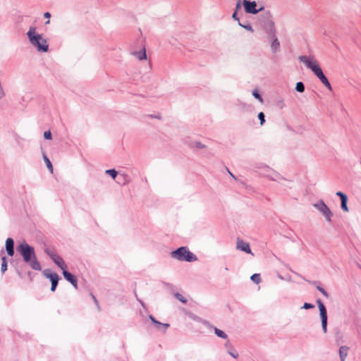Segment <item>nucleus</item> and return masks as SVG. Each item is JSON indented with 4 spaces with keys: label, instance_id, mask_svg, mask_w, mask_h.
<instances>
[{
    "label": "nucleus",
    "instance_id": "nucleus-1",
    "mask_svg": "<svg viewBox=\"0 0 361 361\" xmlns=\"http://www.w3.org/2000/svg\"><path fill=\"white\" fill-rule=\"evenodd\" d=\"M16 250L22 256L23 261L28 264L33 270L40 271L42 269V266L32 246L23 240L17 245Z\"/></svg>",
    "mask_w": 361,
    "mask_h": 361
},
{
    "label": "nucleus",
    "instance_id": "nucleus-2",
    "mask_svg": "<svg viewBox=\"0 0 361 361\" xmlns=\"http://www.w3.org/2000/svg\"><path fill=\"white\" fill-rule=\"evenodd\" d=\"M36 27L31 26L27 32V37L30 43L35 47L39 51L47 52L49 49V45L45 39H43L42 35L36 34Z\"/></svg>",
    "mask_w": 361,
    "mask_h": 361
},
{
    "label": "nucleus",
    "instance_id": "nucleus-3",
    "mask_svg": "<svg viewBox=\"0 0 361 361\" xmlns=\"http://www.w3.org/2000/svg\"><path fill=\"white\" fill-rule=\"evenodd\" d=\"M262 28L269 37H275L276 32L274 22L272 20V15L269 11L261 14L259 19Z\"/></svg>",
    "mask_w": 361,
    "mask_h": 361
},
{
    "label": "nucleus",
    "instance_id": "nucleus-4",
    "mask_svg": "<svg viewBox=\"0 0 361 361\" xmlns=\"http://www.w3.org/2000/svg\"><path fill=\"white\" fill-rule=\"evenodd\" d=\"M171 257L180 260L188 262H195L197 259L196 255L191 252L187 247H180L171 252Z\"/></svg>",
    "mask_w": 361,
    "mask_h": 361
},
{
    "label": "nucleus",
    "instance_id": "nucleus-5",
    "mask_svg": "<svg viewBox=\"0 0 361 361\" xmlns=\"http://www.w3.org/2000/svg\"><path fill=\"white\" fill-rule=\"evenodd\" d=\"M298 59L300 62L305 63L308 68L311 69L314 73L321 68L313 56H300Z\"/></svg>",
    "mask_w": 361,
    "mask_h": 361
},
{
    "label": "nucleus",
    "instance_id": "nucleus-6",
    "mask_svg": "<svg viewBox=\"0 0 361 361\" xmlns=\"http://www.w3.org/2000/svg\"><path fill=\"white\" fill-rule=\"evenodd\" d=\"M44 252L52 259V261L61 268L63 271L65 269H67V265L63 261V258L57 255L54 250H51L49 248H45Z\"/></svg>",
    "mask_w": 361,
    "mask_h": 361
},
{
    "label": "nucleus",
    "instance_id": "nucleus-7",
    "mask_svg": "<svg viewBox=\"0 0 361 361\" xmlns=\"http://www.w3.org/2000/svg\"><path fill=\"white\" fill-rule=\"evenodd\" d=\"M317 303L319 310V314L322 320V327L323 332H327L328 316L325 305L320 299L317 300Z\"/></svg>",
    "mask_w": 361,
    "mask_h": 361
},
{
    "label": "nucleus",
    "instance_id": "nucleus-8",
    "mask_svg": "<svg viewBox=\"0 0 361 361\" xmlns=\"http://www.w3.org/2000/svg\"><path fill=\"white\" fill-rule=\"evenodd\" d=\"M314 207L324 215L326 219L328 221L330 222L331 221V216H333V214L323 200H321L317 203H315L314 204Z\"/></svg>",
    "mask_w": 361,
    "mask_h": 361
},
{
    "label": "nucleus",
    "instance_id": "nucleus-9",
    "mask_svg": "<svg viewBox=\"0 0 361 361\" xmlns=\"http://www.w3.org/2000/svg\"><path fill=\"white\" fill-rule=\"evenodd\" d=\"M242 4H243V5L244 6L245 11L247 13L257 14L259 11H262L264 9V7H262V6L260 8L257 9L256 8L257 3L255 1H250L249 0H243Z\"/></svg>",
    "mask_w": 361,
    "mask_h": 361
},
{
    "label": "nucleus",
    "instance_id": "nucleus-10",
    "mask_svg": "<svg viewBox=\"0 0 361 361\" xmlns=\"http://www.w3.org/2000/svg\"><path fill=\"white\" fill-rule=\"evenodd\" d=\"M63 276L64 279L71 283L75 289H78V279L75 275L65 269L63 270Z\"/></svg>",
    "mask_w": 361,
    "mask_h": 361
},
{
    "label": "nucleus",
    "instance_id": "nucleus-11",
    "mask_svg": "<svg viewBox=\"0 0 361 361\" xmlns=\"http://www.w3.org/2000/svg\"><path fill=\"white\" fill-rule=\"evenodd\" d=\"M42 274L44 277H46L50 280L51 284H58L59 283L60 277L56 273L51 272L50 271V269H47L43 271Z\"/></svg>",
    "mask_w": 361,
    "mask_h": 361
},
{
    "label": "nucleus",
    "instance_id": "nucleus-12",
    "mask_svg": "<svg viewBox=\"0 0 361 361\" xmlns=\"http://www.w3.org/2000/svg\"><path fill=\"white\" fill-rule=\"evenodd\" d=\"M323 83V85L329 90H332V87L328 78L324 74L322 68H320L316 73H314Z\"/></svg>",
    "mask_w": 361,
    "mask_h": 361
},
{
    "label": "nucleus",
    "instance_id": "nucleus-13",
    "mask_svg": "<svg viewBox=\"0 0 361 361\" xmlns=\"http://www.w3.org/2000/svg\"><path fill=\"white\" fill-rule=\"evenodd\" d=\"M6 251L7 255L10 257H13L15 253L14 250V240L12 238H8L6 240L5 244Z\"/></svg>",
    "mask_w": 361,
    "mask_h": 361
},
{
    "label": "nucleus",
    "instance_id": "nucleus-14",
    "mask_svg": "<svg viewBox=\"0 0 361 361\" xmlns=\"http://www.w3.org/2000/svg\"><path fill=\"white\" fill-rule=\"evenodd\" d=\"M237 248L246 253H252L249 243L243 241V240L238 239Z\"/></svg>",
    "mask_w": 361,
    "mask_h": 361
},
{
    "label": "nucleus",
    "instance_id": "nucleus-15",
    "mask_svg": "<svg viewBox=\"0 0 361 361\" xmlns=\"http://www.w3.org/2000/svg\"><path fill=\"white\" fill-rule=\"evenodd\" d=\"M349 347L343 345L341 346L339 348V356L341 358V361H345V357L348 355V351H349Z\"/></svg>",
    "mask_w": 361,
    "mask_h": 361
},
{
    "label": "nucleus",
    "instance_id": "nucleus-16",
    "mask_svg": "<svg viewBox=\"0 0 361 361\" xmlns=\"http://www.w3.org/2000/svg\"><path fill=\"white\" fill-rule=\"evenodd\" d=\"M149 319L152 322V323L156 326L157 329H159L160 326L164 327V331L169 327V324H164L159 321H157L152 315L149 316Z\"/></svg>",
    "mask_w": 361,
    "mask_h": 361
},
{
    "label": "nucleus",
    "instance_id": "nucleus-17",
    "mask_svg": "<svg viewBox=\"0 0 361 361\" xmlns=\"http://www.w3.org/2000/svg\"><path fill=\"white\" fill-rule=\"evenodd\" d=\"M312 284L316 286V288L326 298H329V293L320 286L321 283L319 281H314L310 282Z\"/></svg>",
    "mask_w": 361,
    "mask_h": 361
},
{
    "label": "nucleus",
    "instance_id": "nucleus-18",
    "mask_svg": "<svg viewBox=\"0 0 361 361\" xmlns=\"http://www.w3.org/2000/svg\"><path fill=\"white\" fill-rule=\"evenodd\" d=\"M273 39L272 43L271 44V51L273 53H276L279 51L280 47V42L278 38L275 37H271Z\"/></svg>",
    "mask_w": 361,
    "mask_h": 361
},
{
    "label": "nucleus",
    "instance_id": "nucleus-19",
    "mask_svg": "<svg viewBox=\"0 0 361 361\" xmlns=\"http://www.w3.org/2000/svg\"><path fill=\"white\" fill-rule=\"evenodd\" d=\"M225 346L228 349V353L231 356H232L234 358H237L238 357V353L233 348L229 341H227L225 343Z\"/></svg>",
    "mask_w": 361,
    "mask_h": 361
},
{
    "label": "nucleus",
    "instance_id": "nucleus-20",
    "mask_svg": "<svg viewBox=\"0 0 361 361\" xmlns=\"http://www.w3.org/2000/svg\"><path fill=\"white\" fill-rule=\"evenodd\" d=\"M133 54L140 61L145 60L147 59L146 50L145 47H143L142 50L134 52Z\"/></svg>",
    "mask_w": 361,
    "mask_h": 361
},
{
    "label": "nucleus",
    "instance_id": "nucleus-21",
    "mask_svg": "<svg viewBox=\"0 0 361 361\" xmlns=\"http://www.w3.org/2000/svg\"><path fill=\"white\" fill-rule=\"evenodd\" d=\"M130 179L128 175L125 173H121L118 175V183L122 185H126L130 182Z\"/></svg>",
    "mask_w": 361,
    "mask_h": 361
},
{
    "label": "nucleus",
    "instance_id": "nucleus-22",
    "mask_svg": "<svg viewBox=\"0 0 361 361\" xmlns=\"http://www.w3.org/2000/svg\"><path fill=\"white\" fill-rule=\"evenodd\" d=\"M214 333L215 334L219 337V338H224V339H226L228 338V336L227 334L222 330L221 329H219L218 328L216 327H214Z\"/></svg>",
    "mask_w": 361,
    "mask_h": 361
},
{
    "label": "nucleus",
    "instance_id": "nucleus-23",
    "mask_svg": "<svg viewBox=\"0 0 361 361\" xmlns=\"http://www.w3.org/2000/svg\"><path fill=\"white\" fill-rule=\"evenodd\" d=\"M43 158H44V162L47 165V167L48 168V169L50 171L51 173H53L52 164H51V161L49 160V159L47 157V155L44 153L43 154Z\"/></svg>",
    "mask_w": 361,
    "mask_h": 361
},
{
    "label": "nucleus",
    "instance_id": "nucleus-24",
    "mask_svg": "<svg viewBox=\"0 0 361 361\" xmlns=\"http://www.w3.org/2000/svg\"><path fill=\"white\" fill-rule=\"evenodd\" d=\"M305 85L302 82H298L295 85V90L298 92H304L305 91Z\"/></svg>",
    "mask_w": 361,
    "mask_h": 361
},
{
    "label": "nucleus",
    "instance_id": "nucleus-25",
    "mask_svg": "<svg viewBox=\"0 0 361 361\" xmlns=\"http://www.w3.org/2000/svg\"><path fill=\"white\" fill-rule=\"evenodd\" d=\"M238 25L240 27L245 28V30L250 31V32H254V30H253L252 27L251 26V25L249 23H242L240 22H239Z\"/></svg>",
    "mask_w": 361,
    "mask_h": 361
},
{
    "label": "nucleus",
    "instance_id": "nucleus-26",
    "mask_svg": "<svg viewBox=\"0 0 361 361\" xmlns=\"http://www.w3.org/2000/svg\"><path fill=\"white\" fill-rule=\"evenodd\" d=\"M1 271L2 273H4L7 270V260L5 256L1 257Z\"/></svg>",
    "mask_w": 361,
    "mask_h": 361
},
{
    "label": "nucleus",
    "instance_id": "nucleus-27",
    "mask_svg": "<svg viewBox=\"0 0 361 361\" xmlns=\"http://www.w3.org/2000/svg\"><path fill=\"white\" fill-rule=\"evenodd\" d=\"M106 173L109 175L113 179H115L118 174V172L114 169L106 170Z\"/></svg>",
    "mask_w": 361,
    "mask_h": 361
},
{
    "label": "nucleus",
    "instance_id": "nucleus-28",
    "mask_svg": "<svg viewBox=\"0 0 361 361\" xmlns=\"http://www.w3.org/2000/svg\"><path fill=\"white\" fill-rule=\"evenodd\" d=\"M251 280L255 283L258 284L261 282V277L259 274H254L250 277Z\"/></svg>",
    "mask_w": 361,
    "mask_h": 361
},
{
    "label": "nucleus",
    "instance_id": "nucleus-29",
    "mask_svg": "<svg viewBox=\"0 0 361 361\" xmlns=\"http://www.w3.org/2000/svg\"><path fill=\"white\" fill-rule=\"evenodd\" d=\"M174 296L177 300L180 301L182 303H183V304L187 303V300L179 293H175Z\"/></svg>",
    "mask_w": 361,
    "mask_h": 361
},
{
    "label": "nucleus",
    "instance_id": "nucleus-30",
    "mask_svg": "<svg viewBox=\"0 0 361 361\" xmlns=\"http://www.w3.org/2000/svg\"><path fill=\"white\" fill-rule=\"evenodd\" d=\"M190 146V147H196L197 148H199V149H202V148L205 147V145H204L203 144H202L200 142H198V141L191 142Z\"/></svg>",
    "mask_w": 361,
    "mask_h": 361
},
{
    "label": "nucleus",
    "instance_id": "nucleus-31",
    "mask_svg": "<svg viewBox=\"0 0 361 361\" xmlns=\"http://www.w3.org/2000/svg\"><path fill=\"white\" fill-rule=\"evenodd\" d=\"M252 95L255 98L257 99L260 102H263V99H262L261 94H259V92H258V90H253Z\"/></svg>",
    "mask_w": 361,
    "mask_h": 361
},
{
    "label": "nucleus",
    "instance_id": "nucleus-32",
    "mask_svg": "<svg viewBox=\"0 0 361 361\" xmlns=\"http://www.w3.org/2000/svg\"><path fill=\"white\" fill-rule=\"evenodd\" d=\"M276 106L280 109H282L285 106V102L283 99H279L276 102Z\"/></svg>",
    "mask_w": 361,
    "mask_h": 361
},
{
    "label": "nucleus",
    "instance_id": "nucleus-33",
    "mask_svg": "<svg viewBox=\"0 0 361 361\" xmlns=\"http://www.w3.org/2000/svg\"><path fill=\"white\" fill-rule=\"evenodd\" d=\"M258 118L260 121V125L262 126L265 123V115L263 112H259L258 114Z\"/></svg>",
    "mask_w": 361,
    "mask_h": 361
},
{
    "label": "nucleus",
    "instance_id": "nucleus-34",
    "mask_svg": "<svg viewBox=\"0 0 361 361\" xmlns=\"http://www.w3.org/2000/svg\"><path fill=\"white\" fill-rule=\"evenodd\" d=\"M90 295H91V297H92L94 304L96 305V306L97 307V310L99 311H100L101 310V307H100V305H99L98 300L96 298V297L92 293H91Z\"/></svg>",
    "mask_w": 361,
    "mask_h": 361
},
{
    "label": "nucleus",
    "instance_id": "nucleus-35",
    "mask_svg": "<svg viewBox=\"0 0 361 361\" xmlns=\"http://www.w3.org/2000/svg\"><path fill=\"white\" fill-rule=\"evenodd\" d=\"M44 137L46 140H51L52 138L51 133L50 130L45 131L44 133Z\"/></svg>",
    "mask_w": 361,
    "mask_h": 361
},
{
    "label": "nucleus",
    "instance_id": "nucleus-36",
    "mask_svg": "<svg viewBox=\"0 0 361 361\" xmlns=\"http://www.w3.org/2000/svg\"><path fill=\"white\" fill-rule=\"evenodd\" d=\"M314 307V305L312 303L305 302L302 308L305 310L312 309Z\"/></svg>",
    "mask_w": 361,
    "mask_h": 361
},
{
    "label": "nucleus",
    "instance_id": "nucleus-37",
    "mask_svg": "<svg viewBox=\"0 0 361 361\" xmlns=\"http://www.w3.org/2000/svg\"><path fill=\"white\" fill-rule=\"evenodd\" d=\"M341 209H342L344 212H348V211H349L348 207V205H347V202L341 203Z\"/></svg>",
    "mask_w": 361,
    "mask_h": 361
},
{
    "label": "nucleus",
    "instance_id": "nucleus-38",
    "mask_svg": "<svg viewBox=\"0 0 361 361\" xmlns=\"http://www.w3.org/2000/svg\"><path fill=\"white\" fill-rule=\"evenodd\" d=\"M232 18L233 20H237L238 23L240 22L239 18L238 17L236 11H235L234 13H233Z\"/></svg>",
    "mask_w": 361,
    "mask_h": 361
},
{
    "label": "nucleus",
    "instance_id": "nucleus-39",
    "mask_svg": "<svg viewBox=\"0 0 361 361\" xmlns=\"http://www.w3.org/2000/svg\"><path fill=\"white\" fill-rule=\"evenodd\" d=\"M241 8V1L240 0L238 1L237 3H236V5H235V10L236 12L238 11V10L240 9Z\"/></svg>",
    "mask_w": 361,
    "mask_h": 361
},
{
    "label": "nucleus",
    "instance_id": "nucleus-40",
    "mask_svg": "<svg viewBox=\"0 0 361 361\" xmlns=\"http://www.w3.org/2000/svg\"><path fill=\"white\" fill-rule=\"evenodd\" d=\"M341 203L348 202V197L345 194L341 198Z\"/></svg>",
    "mask_w": 361,
    "mask_h": 361
},
{
    "label": "nucleus",
    "instance_id": "nucleus-41",
    "mask_svg": "<svg viewBox=\"0 0 361 361\" xmlns=\"http://www.w3.org/2000/svg\"><path fill=\"white\" fill-rule=\"evenodd\" d=\"M58 284H51V290L52 292H54L56 289V287H57Z\"/></svg>",
    "mask_w": 361,
    "mask_h": 361
},
{
    "label": "nucleus",
    "instance_id": "nucleus-42",
    "mask_svg": "<svg viewBox=\"0 0 361 361\" xmlns=\"http://www.w3.org/2000/svg\"><path fill=\"white\" fill-rule=\"evenodd\" d=\"M345 194L341 191H338L336 193V196H338L340 197V199L343 197V195H344Z\"/></svg>",
    "mask_w": 361,
    "mask_h": 361
},
{
    "label": "nucleus",
    "instance_id": "nucleus-43",
    "mask_svg": "<svg viewBox=\"0 0 361 361\" xmlns=\"http://www.w3.org/2000/svg\"><path fill=\"white\" fill-rule=\"evenodd\" d=\"M44 17L49 19L51 17V13L49 12H45L44 13Z\"/></svg>",
    "mask_w": 361,
    "mask_h": 361
},
{
    "label": "nucleus",
    "instance_id": "nucleus-44",
    "mask_svg": "<svg viewBox=\"0 0 361 361\" xmlns=\"http://www.w3.org/2000/svg\"><path fill=\"white\" fill-rule=\"evenodd\" d=\"M337 337H338V338H342V336H341V333H340V332H338V333H337Z\"/></svg>",
    "mask_w": 361,
    "mask_h": 361
},
{
    "label": "nucleus",
    "instance_id": "nucleus-45",
    "mask_svg": "<svg viewBox=\"0 0 361 361\" xmlns=\"http://www.w3.org/2000/svg\"><path fill=\"white\" fill-rule=\"evenodd\" d=\"M154 118H158V119H161V116L159 115L155 116Z\"/></svg>",
    "mask_w": 361,
    "mask_h": 361
},
{
    "label": "nucleus",
    "instance_id": "nucleus-46",
    "mask_svg": "<svg viewBox=\"0 0 361 361\" xmlns=\"http://www.w3.org/2000/svg\"><path fill=\"white\" fill-rule=\"evenodd\" d=\"M228 172H229L230 175H231L233 178H235V177L233 176V174H232L230 171H228Z\"/></svg>",
    "mask_w": 361,
    "mask_h": 361
},
{
    "label": "nucleus",
    "instance_id": "nucleus-47",
    "mask_svg": "<svg viewBox=\"0 0 361 361\" xmlns=\"http://www.w3.org/2000/svg\"><path fill=\"white\" fill-rule=\"evenodd\" d=\"M49 23H50V20H48L45 23V24H46V25L49 24Z\"/></svg>",
    "mask_w": 361,
    "mask_h": 361
},
{
    "label": "nucleus",
    "instance_id": "nucleus-48",
    "mask_svg": "<svg viewBox=\"0 0 361 361\" xmlns=\"http://www.w3.org/2000/svg\"><path fill=\"white\" fill-rule=\"evenodd\" d=\"M149 116L152 117V118H154L155 116L154 115H150Z\"/></svg>",
    "mask_w": 361,
    "mask_h": 361
}]
</instances>
